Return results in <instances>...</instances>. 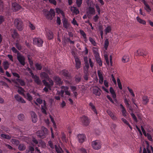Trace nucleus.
Masks as SVG:
<instances>
[{"label": "nucleus", "instance_id": "29", "mask_svg": "<svg viewBox=\"0 0 153 153\" xmlns=\"http://www.w3.org/2000/svg\"><path fill=\"white\" fill-rule=\"evenodd\" d=\"M40 76L42 78L45 79H49L48 75L44 72H42L40 74Z\"/></svg>", "mask_w": 153, "mask_h": 153}, {"label": "nucleus", "instance_id": "4", "mask_svg": "<svg viewBox=\"0 0 153 153\" xmlns=\"http://www.w3.org/2000/svg\"><path fill=\"white\" fill-rule=\"evenodd\" d=\"M101 145L100 142L98 140L94 141L91 143V146L92 148L95 150H98L100 149Z\"/></svg>", "mask_w": 153, "mask_h": 153}, {"label": "nucleus", "instance_id": "1", "mask_svg": "<svg viewBox=\"0 0 153 153\" xmlns=\"http://www.w3.org/2000/svg\"><path fill=\"white\" fill-rule=\"evenodd\" d=\"M26 138L25 141L30 144H32V142H33L36 144H38V146H42V147H44L46 146L45 143L42 141L40 140L38 142L36 139L34 138H33L31 141V140L29 138L26 137Z\"/></svg>", "mask_w": 153, "mask_h": 153}, {"label": "nucleus", "instance_id": "33", "mask_svg": "<svg viewBox=\"0 0 153 153\" xmlns=\"http://www.w3.org/2000/svg\"><path fill=\"white\" fill-rule=\"evenodd\" d=\"M89 105L90 106V108H91V109L94 112V113L97 115V111L95 108V107L94 105L91 102H90L89 103Z\"/></svg>", "mask_w": 153, "mask_h": 153}, {"label": "nucleus", "instance_id": "35", "mask_svg": "<svg viewBox=\"0 0 153 153\" xmlns=\"http://www.w3.org/2000/svg\"><path fill=\"white\" fill-rule=\"evenodd\" d=\"M46 106L45 101H44V102L43 105H42V112L45 114H47V112L46 110Z\"/></svg>", "mask_w": 153, "mask_h": 153}, {"label": "nucleus", "instance_id": "28", "mask_svg": "<svg viewBox=\"0 0 153 153\" xmlns=\"http://www.w3.org/2000/svg\"><path fill=\"white\" fill-rule=\"evenodd\" d=\"M0 138L3 139H10L11 138V137L8 134H2L0 135Z\"/></svg>", "mask_w": 153, "mask_h": 153}, {"label": "nucleus", "instance_id": "14", "mask_svg": "<svg viewBox=\"0 0 153 153\" xmlns=\"http://www.w3.org/2000/svg\"><path fill=\"white\" fill-rule=\"evenodd\" d=\"M21 8V7L17 3H12V8L14 11H17L20 9Z\"/></svg>", "mask_w": 153, "mask_h": 153}, {"label": "nucleus", "instance_id": "44", "mask_svg": "<svg viewBox=\"0 0 153 153\" xmlns=\"http://www.w3.org/2000/svg\"><path fill=\"white\" fill-rule=\"evenodd\" d=\"M111 31V27L110 26H108L105 28V34H107L109 33Z\"/></svg>", "mask_w": 153, "mask_h": 153}, {"label": "nucleus", "instance_id": "48", "mask_svg": "<svg viewBox=\"0 0 153 153\" xmlns=\"http://www.w3.org/2000/svg\"><path fill=\"white\" fill-rule=\"evenodd\" d=\"M127 89L129 91L130 94H131V95L133 97H135V94L134 93V92L133 90L129 88L128 87H127Z\"/></svg>", "mask_w": 153, "mask_h": 153}, {"label": "nucleus", "instance_id": "15", "mask_svg": "<svg viewBox=\"0 0 153 153\" xmlns=\"http://www.w3.org/2000/svg\"><path fill=\"white\" fill-rule=\"evenodd\" d=\"M75 62V67L76 68L78 69L81 66V62L78 58L77 57H74Z\"/></svg>", "mask_w": 153, "mask_h": 153}, {"label": "nucleus", "instance_id": "26", "mask_svg": "<svg viewBox=\"0 0 153 153\" xmlns=\"http://www.w3.org/2000/svg\"><path fill=\"white\" fill-rule=\"evenodd\" d=\"M11 33V36L12 37L14 38L16 37L17 36L18 34L16 30L12 29L10 30Z\"/></svg>", "mask_w": 153, "mask_h": 153}, {"label": "nucleus", "instance_id": "42", "mask_svg": "<svg viewBox=\"0 0 153 153\" xmlns=\"http://www.w3.org/2000/svg\"><path fill=\"white\" fill-rule=\"evenodd\" d=\"M121 120L124 123H125L126 125H127L128 126V127H129V128L131 129H132L131 127V126L128 123V121L126 119H125L124 118H122Z\"/></svg>", "mask_w": 153, "mask_h": 153}, {"label": "nucleus", "instance_id": "50", "mask_svg": "<svg viewBox=\"0 0 153 153\" xmlns=\"http://www.w3.org/2000/svg\"><path fill=\"white\" fill-rule=\"evenodd\" d=\"M117 81L118 85L119 88L120 89H121V90L122 89V85H121L120 79L119 78H118L117 79Z\"/></svg>", "mask_w": 153, "mask_h": 153}, {"label": "nucleus", "instance_id": "19", "mask_svg": "<svg viewBox=\"0 0 153 153\" xmlns=\"http://www.w3.org/2000/svg\"><path fill=\"white\" fill-rule=\"evenodd\" d=\"M77 137L79 142L81 143L84 141L85 138V135L83 134H79L77 136Z\"/></svg>", "mask_w": 153, "mask_h": 153}, {"label": "nucleus", "instance_id": "32", "mask_svg": "<svg viewBox=\"0 0 153 153\" xmlns=\"http://www.w3.org/2000/svg\"><path fill=\"white\" fill-rule=\"evenodd\" d=\"M143 103L144 105H146L149 102L148 97L146 96H144L142 97Z\"/></svg>", "mask_w": 153, "mask_h": 153}, {"label": "nucleus", "instance_id": "52", "mask_svg": "<svg viewBox=\"0 0 153 153\" xmlns=\"http://www.w3.org/2000/svg\"><path fill=\"white\" fill-rule=\"evenodd\" d=\"M18 119L20 120H23L25 118V116L24 114H20L18 117Z\"/></svg>", "mask_w": 153, "mask_h": 153}, {"label": "nucleus", "instance_id": "60", "mask_svg": "<svg viewBox=\"0 0 153 153\" xmlns=\"http://www.w3.org/2000/svg\"><path fill=\"white\" fill-rule=\"evenodd\" d=\"M89 40L91 43L94 46L96 45V43L95 41L91 38L90 37L89 38Z\"/></svg>", "mask_w": 153, "mask_h": 153}, {"label": "nucleus", "instance_id": "24", "mask_svg": "<svg viewBox=\"0 0 153 153\" xmlns=\"http://www.w3.org/2000/svg\"><path fill=\"white\" fill-rule=\"evenodd\" d=\"M12 144L17 146L19 143V140L16 138H13L10 140Z\"/></svg>", "mask_w": 153, "mask_h": 153}, {"label": "nucleus", "instance_id": "47", "mask_svg": "<svg viewBox=\"0 0 153 153\" xmlns=\"http://www.w3.org/2000/svg\"><path fill=\"white\" fill-rule=\"evenodd\" d=\"M34 150V148L33 147L30 146L29 150L26 153H33Z\"/></svg>", "mask_w": 153, "mask_h": 153}, {"label": "nucleus", "instance_id": "64", "mask_svg": "<svg viewBox=\"0 0 153 153\" xmlns=\"http://www.w3.org/2000/svg\"><path fill=\"white\" fill-rule=\"evenodd\" d=\"M16 48L19 50L22 49V47L21 45L18 43H16Z\"/></svg>", "mask_w": 153, "mask_h": 153}, {"label": "nucleus", "instance_id": "18", "mask_svg": "<svg viewBox=\"0 0 153 153\" xmlns=\"http://www.w3.org/2000/svg\"><path fill=\"white\" fill-rule=\"evenodd\" d=\"M120 108L121 109V112L123 115L124 117L127 116V113L124 107L122 104L120 105Z\"/></svg>", "mask_w": 153, "mask_h": 153}, {"label": "nucleus", "instance_id": "39", "mask_svg": "<svg viewBox=\"0 0 153 153\" xmlns=\"http://www.w3.org/2000/svg\"><path fill=\"white\" fill-rule=\"evenodd\" d=\"M80 33L83 36L84 39V40L85 41H87V40L86 37V35L84 31L82 30H80Z\"/></svg>", "mask_w": 153, "mask_h": 153}, {"label": "nucleus", "instance_id": "56", "mask_svg": "<svg viewBox=\"0 0 153 153\" xmlns=\"http://www.w3.org/2000/svg\"><path fill=\"white\" fill-rule=\"evenodd\" d=\"M124 102L126 105L127 107H130V105L129 103L128 100L126 98H125L124 99Z\"/></svg>", "mask_w": 153, "mask_h": 153}, {"label": "nucleus", "instance_id": "22", "mask_svg": "<svg viewBox=\"0 0 153 153\" xmlns=\"http://www.w3.org/2000/svg\"><path fill=\"white\" fill-rule=\"evenodd\" d=\"M46 35L47 37L49 39H51L53 37V35L52 32L50 30H48L46 31Z\"/></svg>", "mask_w": 153, "mask_h": 153}, {"label": "nucleus", "instance_id": "61", "mask_svg": "<svg viewBox=\"0 0 153 153\" xmlns=\"http://www.w3.org/2000/svg\"><path fill=\"white\" fill-rule=\"evenodd\" d=\"M71 23L74 25H76L77 26H78L79 25L74 18L73 19L72 21H71Z\"/></svg>", "mask_w": 153, "mask_h": 153}, {"label": "nucleus", "instance_id": "11", "mask_svg": "<svg viewBox=\"0 0 153 153\" xmlns=\"http://www.w3.org/2000/svg\"><path fill=\"white\" fill-rule=\"evenodd\" d=\"M81 121L85 126H88L89 123L88 118L85 116H83L81 118Z\"/></svg>", "mask_w": 153, "mask_h": 153}, {"label": "nucleus", "instance_id": "13", "mask_svg": "<svg viewBox=\"0 0 153 153\" xmlns=\"http://www.w3.org/2000/svg\"><path fill=\"white\" fill-rule=\"evenodd\" d=\"M43 12L44 15L46 16V18L50 20H51L53 19L52 16L50 14V13L47 10H43Z\"/></svg>", "mask_w": 153, "mask_h": 153}, {"label": "nucleus", "instance_id": "7", "mask_svg": "<svg viewBox=\"0 0 153 153\" xmlns=\"http://www.w3.org/2000/svg\"><path fill=\"white\" fill-rule=\"evenodd\" d=\"M33 42L34 44L36 45L39 47H41L42 46L43 41L40 38H36L33 39Z\"/></svg>", "mask_w": 153, "mask_h": 153}, {"label": "nucleus", "instance_id": "12", "mask_svg": "<svg viewBox=\"0 0 153 153\" xmlns=\"http://www.w3.org/2000/svg\"><path fill=\"white\" fill-rule=\"evenodd\" d=\"M136 55L144 56L146 54V52L143 50L139 49L137 50L135 53Z\"/></svg>", "mask_w": 153, "mask_h": 153}, {"label": "nucleus", "instance_id": "41", "mask_svg": "<svg viewBox=\"0 0 153 153\" xmlns=\"http://www.w3.org/2000/svg\"><path fill=\"white\" fill-rule=\"evenodd\" d=\"M145 7H144V9L147 12H150L151 10V9L148 4H146Z\"/></svg>", "mask_w": 153, "mask_h": 153}, {"label": "nucleus", "instance_id": "37", "mask_svg": "<svg viewBox=\"0 0 153 153\" xmlns=\"http://www.w3.org/2000/svg\"><path fill=\"white\" fill-rule=\"evenodd\" d=\"M61 74H62L63 75H64L66 76H67V77H69V74H68V71H67V70H64L62 71L61 72Z\"/></svg>", "mask_w": 153, "mask_h": 153}, {"label": "nucleus", "instance_id": "25", "mask_svg": "<svg viewBox=\"0 0 153 153\" xmlns=\"http://www.w3.org/2000/svg\"><path fill=\"white\" fill-rule=\"evenodd\" d=\"M54 79L56 84L59 85L62 84V82L59 77L57 76H54Z\"/></svg>", "mask_w": 153, "mask_h": 153}, {"label": "nucleus", "instance_id": "2", "mask_svg": "<svg viewBox=\"0 0 153 153\" xmlns=\"http://www.w3.org/2000/svg\"><path fill=\"white\" fill-rule=\"evenodd\" d=\"M14 24L18 30L21 31L23 29L22 22L20 19H15L14 21Z\"/></svg>", "mask_w": 153, "mask_h": 153}, {"label": "nucleus", "instance_id": "63", "mask_svg": "<svg viewBox=\"0 0 153 153\" xmlns=\"http://www.w3.org/2000/svg\"><path fill=\"white\" fill-rule=\"evenodd\" d=\"M29 26L31 30H34L35 29V27L32 24L30 23H29Z\"/></svg>", "mask_w": 153, "mask_h": 153}, {"label": "nucleus", "instance_id": "9", "mask_svg": "<svg viewBox=\"0 0 153 153\" xmlns=\"http://www.w3.org/2000/svg\"><path fill=\"white\" fill-rule=\"evenodd\" d=\"M93 93L97 96H100L101 94V90L97 87H94L92 90Z\"/></svg>", "mask_w": 153, "mask_h": 153}, {"label": "nucleus", "instance_id": "8", "mask_svg": "<svg viewBox=\"0 0 153 153\" xmlns=\"http://www.w3.org/2000/svg\"><path fill=\"white\" fill-rule=\"evenodd\" d=\"M30 74L32 78L34 79L35 82L38 85L40 84L41 82L39 77L36 75H34L31 71H30Z\"/></svg>", "mask_w": 153, "mask_h": 153}, {"label": "nucleus", "instance_id": "45", "mask_svg": "<svg viewBox=\"0 0 153 153\" xmlns=\"http://www.w3.org/2000/svg\"><path fill=\"white\" fill-rule=\"evenodd\" d=\"M0 85L3 86H4V87L6 88H8L9 87L7 84L4 81L2 80H1L0 81Z\"/></svg>", "mask_w": 153, "mask_h": 153}, {"label": "nucleus", "instance_id": "54", "mask_svg": "<svg viewBox=\"0 0 153 153\" xmlns=\"http://www.w3.org/2000/svg\"><path fill=\"white\" fill-rule=\"evenodd\" d=\"M146 137H147L148 139L150 141H152L153 140L152 138L151 135L149 133L146 134V135H144Z\"/></svg>", "mask_w": 153, "mask_h": 153}, {"label": "nucleus", "instance_id": "34", "mask_svg": "<svg viewBox=\"0 0 153 153\" xmlns=\"http://www.w3.org/2000/svg\"><path fill=\"white\" fill-rule=\"evenodd\" d=\"M56 150L57 153H63V151L62 148L59 146H57L56 145L55 146Z\"/></svg>", "mask_w": 153, "mask_h": 153}, {"label": "nucleus", "instance_id": "49", "mask_svg": "<svg viewBox=\"0 0 153 153\" xmlns=\"http://www.w3.org/2000/svg\"><path fill=\"white\" fill-rule=\"evenodd\" d=\"M82 0H76V3L78 7H80L82 3Z\"/></svg>", "mask_w": 153, "mask_h": 153}, {"label": "nucleus", "instance_id": "59", "mask_svg": "<svg viewBox=\"0 0 153 153\" xmlns=\"http://www.w3.org/2000/svg\"><path fill=\"white\" fill-rule=\"evenodd\" d=\"M35 66L36 69L39 70H40L42 69V67L40 64L38 63L36 64Z\"/></svg>", "mask_w": 153, "mask_h": 153}, {"label": "nucleus", "instance_id": "31", "mask_svg": "<svg viewBox=\"0 0 153 153\" xmlns=\"http://www.w3.org/2000/svg\"><path fill=\"white\" fill-rule=\"evenodd\" d=\"M23 96L25 98L29 101H31L32 100L33 98L32 97L29 93H27L26 95L25 94Z\"/></svg>", "mask_w": 153, "mask_h": 153}, {"label": "nucleus", "instance_id": "55", "mask_svg": "<svg viewBox=\"0 0 153 153\" xmlns=\"http://www.w3.org/2000/svg\"><path fill=\"white\" fill-rule=\"evenodd\" d=\"M56 12L58 13H60L62 16H64V14L63 12L60 9L58 8H56Z\"/></svg>", "mask_w": 153, "mask_h": 153}, {"label": "nucleus", "instance_id": "16", "mask_svg": "<svg viewBox=\"0 0 153 153\" xmlns=\"http://www.w3.org/2000/svg\"><path fill=\"white\" fill-rule=\"evenodd\" d=\"M14 97L15 99L19 102L22 103H25L26 102L18 94L15 95L14 96Z\"/></svg>", "mask_w": 153, "mask_h": 153}, {"label": "nucleus", "instance_id": "3", "mask_svg": "<svg viewBox=\"0 0 153 153\" xmlns=\"http://www.w3.org/2000/svg\"><path fill=\"white\" fill-rule=\"evenodd\" d=\"M42 131H38L37 132V134L38 136H39L41 138H44L45 135L48 133V129L42 126L41 128Z\"/></svg>", "mask_w": 153, "mask_h": 153}, {"label": "nucleus", "instance_id": "5", "mask_svg": "<svg viewBox=\"0 0 153 153\" xmlns=\"http://www.w3.org/2000/svg\"><path fill=\"white\" fill-rule=\"evenodd\" d=\"M17 59L20 64L22 66H24L25 64V57L21 54H18L17 56Z\"/></svg>", "mask_w": 153, "mask_h": 153}, {"label": "nucleus", "instance_id": "27", "mask_svg": "<svg viewBox=\"0 0 153 153\" xmlns=\"http://www.w3.org/2000/svg\"><path fill=\"white\" fill-rule=\"evenodd\" d=\"M25 91L24 89L21 87H18V93L23 96L24 95V92Z\"/></svg>", "mask_w": 153, "mask_h": 153}, {"label": "nucleus", "instance_id": "30", "mask_svg": "<svg viewBox=\"0 0 153 153\" xmlns=\"http://www.w3.org/2000/svg\"><path fill=\"white\" fill-rule=\"evenodd\" d=\"M129 56L128 55H125L123 56L122 61L123 62L125 63L128 62L129 60Z\"/></svg>", "mask_w": 153, "mask_h": 153}, {"label": "nucleus", "instance_id": "51", "mask_svg": "<svg viewBox=\"0 0 153 153\" xmlns=\"http://www.w3.org/2000/svg\"><path fill=\"white\" fill-rule=\"evenodd\" d=\"M99 19V17L97 15H96L94 16L93 18V21L95 22H98V20Z\"/></svg>", "mask_w": 153, "mask_h": 153}, {"label": "nucleus", "instance_id": "43", "mask_svg": "<svg viewBox=\"0 0 153 153\" xmlns=\"http://www.w3.org/2000/svg\"><path fill=\"white\" fill-rule=\"evenodd\" d=\"M63 25L64 27L66 28H68L70 25L68 23L67 21L65 20H64L63 22Z\"/></svg>", "mask_w": 153, "mask_h": 153}, {"label": "nucleus", "instance_id": "46", "mask_svg": "<svg viewBox=\"0 0 153 153\" xmlns=\"http://www.w3.org/2000/svg\"><path fill=\"white\" fill-rule=\"evenodd\" d=\"M42 102V100L40 98H37L36 100V101H34L36 105H38L37 103L39 104H41Z\"/></svg>", "mask_w": 153, "mask_h": 153}, {"label": "nucleus", "instance_id": "36", "mask_svg": "<svg viewBox=\"0 0 153 153\" xmlns=\"http://www.w3.org/2000/svg\"><path fill=\"white\" fill-rule=\"evenodd\" d=\"M3 65L4 69L7 70L9 67V64L7 61H5L3 62Z\"/></svg>", "mask_w": 153, "mask_h": 153}, {"label": "nucleus", "instance_id": "23", "mask_svg": "<svg viewBox=\"0 0 153 153\" xmlns=\"http://www.w3.org/2000/svg\"><path fill=\"white\" fill-rule=\"evenodd\" d=\"M14 82L16 84L17 82H18L21 86L25 85V83L23 80L19 79H16V81H14Z\"/></svg>", "mask_w": 153, "mask_h": 153}, {"label": "nucleus", "instance_id": "6", "mask_svg": "<svg viewBox=\"0 0 153 153\" xmlns=\"http://www.w3.org/2000/svg\"><path fill=\"white\" fill-rule=\"evenodd\" d=\"M95 10L94 8L92 7H89L88 8L87 13L88 17L89 18H90L91 17L92 15L95 14Z\"/></svg>", "mask_w": 153, "mask_h": 153}, {"label": "nucleus", "instance_id": "38", "mask_svg": "<svg viewBox=\"0 0 153 153\" xmlns=\"http://www.w3.org/2000/svg\"><path fill=\"white\" fill-rule=\"evenodd\" d=\"M137 21L143 25H146V22L144 20L141 19L140 17L137 16L136 18Z\"/></svg>", "mask_w": 153, "mask_h": 153}, {"label": "nucleus", "instance_id": "21", "mask_svg": "<svg viewBox=\"0 0 153 153\" xmlns=\"http://www.w3.org/2000/svg\"><path fill=\"white\" fill-rule=\"evenodd\" d=\"M110 92L111 94V95L113 98V99L116 101L117 102V100H116V93L113 88L111 87L110 88Z\"/></svg>", "mask_w": 153, "mask_h": 153}, {"label": "nucleus", "instance_id": "10", "mask_svg": "<svg viewBox=\"0 0 153 153\" xmlns=\"http://www.w3.org/2000/svg\"><path fill=\"white\" fill-rule=\"evenodd\" d=\"M94 54L95 55V58L97 62L99 64V65L101 66L102 65V63L100 58L99 57V55L97 51H94L93 50Z\"/></svg>", "mask_w": 153, "mask_h": 153}, {"label": "nucleus", "instance_id": "57", "mask_svg": "<svg viewBox=\"0 0 153 153\" xmlns=\"http://www.w3.org/2000/svg\"><path fill=\"white\" fill-rule=\"evenodd\" d=\"M104 58L105 59L106 62L108 65H109V64L108 59V56L107 54H105L104 55Z\"/></svg>", "mask_w": 153, "mask_h": 153}, {"label": "nucleus", "instance_id": "17", "mask_svg": "<svg viewBox=\"0 0 153 153\" xmlns=\"http://www.w3.org/2000/svg\"><path fill=\"white\" fill-rule=\"evenodd\" d=\"M71 10L73 15L74 14L77 15L79 13V12L78 9L74 7H71Z\"/></svg>", "mask_w": 153, "mask_h": 153}, {"label": "nucleus", "instance_id": "53", "mask_svg": "<svg viewBox=\"0 0 153 153\" xmlns=\"http://www.w3.org/2000/svg\"><path fill=\"white\" fill-rule=\"evenodd\" d=\"M50 117L51 119V121L52 123H53V127L55 128H56V124L55 123V122L54 121L51 115L50 116Z\"/></svg>", "mask_w": 153, "mask_h": 153}, {"label": "nucleus", "instance_id": "58", "mask_svg": "<svg viewBox=\"0 0 153 153\" xmlns=\"http://www.w3.org/2000/svg\"><path fill=\"white\" fill-rule=\"evenodd\" d=\"M108 42L107 39L105 40L104 44V48L105 50H107L108 45Z\"/></svg>", "mask_w": 153, "mask_h": 153}, {"label": "nucleus", "instance_id": "20", "mask_svg": "<svg viewBox=\"0 0 153 153\" xmlns=\"http://www.w3.org/2000/svg\"><path fill=\"white\" fill-rule=\"evenodd\" d=\"M31 115L32 117V122L34 123H36L37 120V115L36 113L33 112H31Z\"/></svg>", "mask_w": 153, "mask_h": 153}, {"label": "nucleus", "instance_id": "62", "mask_svg": "<svg viewBox=\"0 0 153 153\" xmlns=\"http://www.w3.org/2000/svg\"><path fill=\"white\" fill-rule=\"evenodd\" d=\"M47 86L48 87H45L43 89L44 91L46 92H48L49 89L50 90L51 89V86H50V85L49 86Z\"/></svg>", "mask_w": 153, "mask_h": 153}, {"label": "nucleus", "instance_id": "40", "mask_svg": "<svg viewBox=\"0 0 153 153\" xmlns=\"http://www.w3.org/2000/svg\"><path fill=\"white\" fill-rule=\"evenodd\" d=\"M25 149L26 147L23 144H20L18 147L19 149L21 151L24 150Z\"/></svg>", "mask_w": 153, "mask_h": 153}]
</instances>
